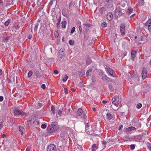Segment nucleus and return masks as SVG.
<instances>
[{
	"label": "nucleus",
	"instance_id": "de8ad7c7",
	"mask_svg": "<svg viewBox=\"0 0 151 151\" xmlns=\"http://www.w3.org/2000/svg\"><path fill=\"white\" fill-rule=\"evenodd\" d=\"M102 102L104 104H106L107 103V102L106 101L103 100L102 101Z\"/></svg>",
	"mask_w": 151,
	"mask_h": 151
},
{
	"label": "nucleus",
	"instance_id": "f257e3e1",
	"mask_svg": "<svg viewBox=\"0 0 151 151\" xmlns=\"http://www.w3.org/2000/svg\"><path fill=\"white\" fill-rule=\"evenodd\" d=\"M59 127L57 125L52 123L47 128V131L50 133H53L59 129Z\"/></svg>",
	"mask_w": 151,
	"mask_h": 151
},
{
	"label": "nucleus",
	"instance_id": "bf43d9fd",
	"mask_svg": "<svg viewBox=\"0 0 151 151\" xmlns=\"http://www.w3.org/2000/svg\"><path fill=\"white\" fill-rule=\"evenodd\" d=\"M18 28H19V27H18V26H17L16 27H15V29H18Z\"/></svg>",
	"mask_w": 151,
	"mask_h": 151
},
{
	"label": "nucleus",
	"instance_id": "5701e85b",
	"mask_svg": "<svg viewBox=\"0 0 151 151\" xmlns=\"http://www.w3.org/2000/svg\"><path fill=\"white\" fill-rule=\"evenodd\" d=\"M38 25L39 24L38 23H37L35 25L34 27V31L35 32H36L37 31Z\"/></svg>",
	"mask_w": 151,
	"mask_h": 151
},
{
	"label": "nucleus",
	"instance_id": "09e8293b",
	"mask_svg": "<svg viewBox=\"0 0 151 151\" xmlns=\"http://www.w3.org/2000/svg\"><path fill=\"white\" fill-rule=\"evenodd\" d=\"M135 14H133L130 17H131V18H132V17H134V16H135Z\"/></svg>",
	"mask_w": 151,
	"mask_h": 151
},
{
	"label": "nucleus",
	"instance_id": "a878e982",
	"mask_svg": "<svg viewBox=\"0 0 151 151\" xmlns=\"http://www.w3.org/2000/svg\"><path fill=\"white\" fill-rule=\"evenodd\" d=\"M9 37H6L4 40L3 41L4 42H8Z\"/></svg>",
	"mask_w": 151,
	"mask_h": 151
},
{
	"label": "nucleus",
	"instance_id": "37998d69",
	"mask_svg": "<svg viewBox=\"0 0 151 151\" xmlns=\"http://www.w3.org/2000/svg\"><path fill=\"white\" fill-rule=\"evenodd\" d=\"M3 100V97L2 96H0V102H2Z\"/></svg>",
	"mask_w": 151,
	"mask_h": 151
},
{
	"label": "nucleus",
	"instance_id": "4c0bfd02",
	"mask_svg": "<svg viewBox=\"0 0 151 151\" xmlns=\"http://www.w3.org/2000/svg\"><path fill=\"white\" fill-rule=\"evenodd\" d=\"M58 114L60 115V116L62 114V111L60 110H59V111L58 112Z\"/></svg>",
	"mask_w": 151,
	"mask_h": 151
},
{
	"label": "nucleus",
	"instance_id": "5fc2aeb1",
	"mask_svg": "<svg viewBox=\"0 0 151 151\" xmlns=\"http://www.w3.org/2000/svg\"><path fill=\"white\" fill-rule=\"evenodd\" d=\"M2 73V71L0 69V75H1Z\"/></svg>",
	"mask_w": 151,
	"mask_h": 151
},
{
	"label": "nucleus",
	"instance_id": "ea45409f",
	"mask_svg": "<svg viewBox=\"0 0 151 151\" xmlns=\"http://www.w3.org/2000/svg\"><path fill=\"white\" fill-rule=\"evenodd\" d=\"M41 88L43 89H45V85L44 84H43L41 86Z\"/></svg>",
	"mask_w": 151,
	"mask_h": 151
},
{
	"label": "nucleus",
	"instance_id": "a211bd4d",
	"mask_svg": "<svg viewBox=\"0 0 151 151\" xmlns=\"http://www.w3.org/2000/svg\"><path fill=\"white\" fill-rule=\"evenodd\" d=\"M107 118L109 119H112V115L109 113H107L106 114Z\"/></svg>",
	"mask_w": 151,
	"mask_h": 151
},
{
	"label": "nucleus",
	"instance_id": "0eeeda50",
	"mask_svg": "<svg viewBox=\"0 0 151 151\" xmlns=\"http://www.w3.org/2000/svg\"><path fill=\"white\" fill-rule=\"evenodd\" d=\"M119 101V97L118 96L116 95L112 100V103L113 104H115Z\"/></svg>",
	"mask_w": 151,
	"mask_h": 151
},
{
	"label": "nucleus",
	"instance_id": "412c9836",
	"mask_svg": "<svg viewBox=\"0 0 151 151\" xmlns=\"http://www.w3.org/2000/svg\"><path fill=\"white\" fill-rule=\"evenodd\" d=\"M128 13L129 14H131L133 10V9L130 7H128Z\"/></svg>",
	"mask_w": 151,
	"mask_h": 151
},
{
	"label": "nucleus",
	"instance_id": "f8f14e48",
	"mask_svg": "<svg viewBox=\"0 0 151 151\" xmlns=\"http://www.w3.org/2000/svg\"><path fill=\"white\" fill-rule=\"evenodd\" d=\"M83 113V111L82 109L80 108L77 111L76 114L78 116H81L82 115Z\"/></svg>",
	"mask_w": 151,
	"mask_h": 151
},
{
	"label": "nucleus",
	"instance_id": "2eb2a0df",
	"mask_svg": "<svg viewBox=\"0 0 151 151\" xmlns=\"http://www.w3.org/2000/svg\"><path fill=\"white\" fill-rule=\"evenodd\" d=\"M24 129V128L23 127L19 126V131L21 132L20 134L21 135H23V132Z\"/></svg>",
	"mask_w": 151,
	"mask_h": 151
},
{
	"label": "nucleus",
	"instance_id": "f3484780",
	"mask_svg": "<svg viewBox=\"0 0 151 151\" xmlns=\"http://www.w3.org/2000/svg\"><path fill=\"white\" fill-rule=\"evenodd\" d=\"M92 71V70L91 69H90L89 70H88L86 72V76L88 77L89 76L91 75V74Z\"/></svg>",
	"mask_w": 151,
	"mask_h": 151
},
{
	"label": "nucleus",
	"instance_id": "4d7b16f0",
	"mask_svg": "<svg viewBox=\"0 0 151 151\" xmlns=\"http://www.w3.org/2000/svg\"><path fill=\"white\" fill-rule=\"evenodd\" d=\"M75 89H74V88H72V89H71V90H72L73 91V92H75Z\"/></svg>",
	"mask_w": 151,
	"mask_h": 151
},
{
	"label": "nucleus",
	"instance_id": "b1692460",
	"mask_svg": "<svg viewBox=\"0 0 151 151\" xmlns=\"http://www.w3.org/2000/svg\"><path fill=\"white\" fill-rule=\"evenodd\" d=\"M68 76L67 75H64V77L63 79V82L66 81L68 78Z\"/></svg>",
	"mask_w": 151,
	"mask_h": 151
},
{
	"label": "nucleus",
	"instance_id": "c85d7f7f",
	"mask_svg": "<svg viewBox=\"0 0 151 151\" xmlns=\"http://www.w3.org/2000/svg\"><path fill=\"white\" fill-rule=\"evenodd\" d=\"M10 20L8 19L7 21H6L4 23V25L5 26H8L9 24Z\"/></svg>",
	"mask_w": 151,
	"mask_h": 151
},
{
	"label": "nucleus",
	"instance_id": "c9c22d12",
	"mask_svg": "<svg viewBox=\"0 0 151 151\" xmlns=\"http://www.w3.org/2000/svg\"><path fill=\"white\" fill-rule=\"evenodd\" d=\"M46 126L45 124H43L42 125L41 127L43 129H45L46 127Z\"/></svg>",
	"mask_w": 151,
	"mask_h": 151
},
{
	"label": "nucleus",
	"instance_id": "c03bdc74",
	"mask_svg": "<svg viewBox=\"0 0 151 151\" xmlns=\"http://www.w3.org/2000/svg\"><path fill=\"white\" fill-rule=\"evenodd\" d=\"M60 19L59 20V19L58 22V23L57 24V27H58V24H60Z\"/></svg>",
	"mask_w": 151,
	"mask_h": 151
},
{
	"label": "nucleus",
	"instance_id": "774afa93",
	"mask_svg": "<svg viewBox=\"0 0 151 151\" xmlns=\"http://www.w3.org/2000/svg\"><path fill=\"white\" fill-rule=\"evenodd\" d=\"M104 78L103 77H102V80H104Z\"/></svg>",
	"mask_w": 151,
	"mask_h": 151
},
{
	"label": "nucleus",
	"instance_id": "39448f33",
	"mask_svg": "<svg viewBox=\"0 0 151 151\" xmlns=\"http://www.w3.org/2000/svg\"><path fill=\"white\" fill-rule=\"evenodd\" d=\"M114 15L116 17H120L122 15L121 9L119 7L117 8L115 10Z\"/></svg>",
	"mask_w": 151,
	"mask_h": 151
},
{
	"label": "nucleus",
	"instance_id": "13d9d810",
	"mask_svg": "<svg viewBox=\"0 0 151 151\" xmlns=\"http://www.w3.org/2000/svg\"><path fill=\"white\" fill-rule=\"evenodd\" d=\"M92 109H93V110L94 111H95L96 110V109H95V108H92Z\"/></svg>",
	"mask_w": 151,
	"mask_h": 151
},
{
	"label": "nucleus",
	"instance_id": "0e129e2a",
	"mask_svg": "<svg viewBox=\"0 0 151 151\" xmlns=\"http://www.w3.org/2000/svg\"><path fill=\"white\" fill-rule=\"evenodd\" d=\"M134 38L136 39L137 38V37L136 36H135L134 37Z\"/></svg>",
	"mask_w": 151,
	"mask_h": 151
},
{
	"label": "nucleus",
	"instance_id": "e433bc0d",
	"mask_svg": "<svg viewBox=\"0 0 151 151\" xmlns=\"http://www.w3.org/2000/svg\"><path fill=\"white\" fill-rule=\"evenodd\" d=\"M37 105L38 106V107H40L42 106V104L40 103H38L37 104Z\"/></svg>",
	"mask_w": 151,
	"mask_h": 151
},
{
	"label": "nucleus",
	"instance_id": "bb28decb",
	"mask_svg": "<svg viewBox=\"0 0 151 151\" xmlns=\"http://www.w3.org/2000/svg\"><path fill=\"white\" fill-rule=\"evenodd\" d=\"M142 106V104L140 103H139L137 105L136 107L137 109L140 108Z\"/></svg>",
	"mask_w": 151,
	"mask_h": 151
},
{
	"label": "nucleus",
	"instance_id": "680f3d73",
	"mask_svg": "<svg viewBox=\"0 0 151 151\" xmlns=\"http://www.w3.org/2000/svg\"><path fill=\"white\" fill-rule=\"evenodd\" d=\"M104 78H105L106 79V78H107V76H104Z\"/></svg>",
	"mask_w": 151,
	"mask_h": 151
},
{
	"label": "nucleus",
	"instance_id": "20e7f679",
	"mask_svg": "<svg viewBox=\"0 0 151 151\" xmlns=\"http://www.w3.org/2000/svg\"><path fill=\"white\" fill-rule=\"evenodd\" d=\"M47 151H57L56 147L54 144H50L49 145L47 148Z\"/></svg>",
	"mask_w": 151,
	"mask_h": 151
},
{
	"label": "nucleus",
	"instance_id": "1a4fd4ad",
	"mask_svg": "<svg viewBox=\"0 0 151 151\" xmlns=\"http://www.w3.org/2000/svg\"><path fill=\"white\" fill-rule=\"evenodd\" d=\"M146 25L148 26V29L150 32L151 33V20L149 19L145 23Z\"/></svg>",
	"mask_w": 151,
	"mask_h": 151
},
{
	"label": "nucleus",
	"instance_id": "aec40b11",
	"mask_svg": "<svg viewBox=\"0 0 151 151\" xmlns=\"http://www.w3.org/2000/svg\"><path fill=\"white\" fill-rule=\"evenodd\" d=\"M62 27L64 28H65L66 27L67 22H66L65 21H63L62 22Z\"/></svg>",
	"mask_w": 151,
	"mask_h": 151
},
{
	"label": "nucleus",
	"instance_id": "473e14b6",
	"mask_svg": "<svg viewBox=\"0 0 151 151\" xmlns=\"http://www.w3.org/2000/svg\"><path fill=\"white\" fill-rule=\"evenodd\" d=\"M54 35L55 37H57L58 36V32H54Z\"/></svg>",
	"mask_w": 151,
	"mask_h": 151
},
{
	"label": "nucleus",
	"instance_id": "79ce46f5",
	"mask_svg": "<svg viewBox=\"0 0 151 151\" xmlns=\"http://www.w3.org/2000/svg\"><path fill=\"white\" fill-rule=\"evenodd\" d=\"M58 73V71L57 70H55L54 71V73L55 74H57Z\"/></svg>",
	"mask_w": 151,
	"mask_h": 151
},
{
	"label": "nucleus",
	"instance_id": "f03ea898",
	"mask_svg": "<svg viewBox=\"0 0 151 151\" xmlns=\"http://www.w3.org/2000/svg\"><path fill=\"white\" fill-rule=\"evenodd\" d=\"M14 115L15 116H17L19 115L25 116L26 113L24 112L20 109L15 108L14 110Z\"/></svg>",
	"mask_w": 151,
	"mask_h": 151
},
{
	"label": "nucleus",
	"instance_id": "4468645a",
	"mask_svg": "<svg viewBox=\"0 0 151 151\" xmlns=\"http://www.w3.org/2000/svg\"><path fill=\"white\" fill-rule=\"evenodd\" d=\"M98 146L97 145L94 144L92 146V151H95L96 149L98 148Z\"/></svg>",
	"mask_w": 151,
	"mask_h": 151
},
{
	"label": "nucleus",
	"instance_id": "864d4df0",
	"mask_svg": "<svg viewBox=\"0 0 151 151\" xmlns=\"http://www.w3.org/2000/svg\"><path fill=\"white\" fill-rule=\"evenodd\" d=\"M123 127V126L121 125V126H120L119 128V129L120 130Z\"/></svg>",
	"mask_w": 151,
	"mask_h": 151
},
{
	"label": "nucleus",
	"instance_id": "58836bf2",
	"mask_svg": "<svg viewBox=\"0 0 151 151\" xmlns=\"http://www.w3.org/2000/svg\"><path fill=\"white\" fill-rule=\"evenodd\" d=\"M79 30L80 32L81 33H82V27L81 26H79Z\"/></svg>",
	"mask_w": 151,
	"mask_h": 151
},
{
	"label": "nucleus",
	"instance_id": "f704fd0d",
	"mask_svg": "<svg viewBox=\"0 0 151 151\" xmlns=\"http://www.w3.org/2000/svg\"><path fill=\"white\" fill-rule=\"evenodd\" d=\"M51 110L52 111L53 114H55V107L53 106H52L51 107Z\"/></svg>",
	"mask_w": 151,
	"mask_h": 151
},
{
	"label": "nucleus",
	"instance_id": "69168bd1",
	"mask_svg": "<svg viewBox=\"0 0 151 151\" xmlns=\"http://www.w3.org/2000/svg\"><path fill=\"white\" fill-rule=\"evenodd\" d=\"M150 65H151V60H150Z\"/></svg>",
	"mask_w": 151,
	"mask_h": 151
},
{
	"label": "nucleus",
	"instance_id": "6e6552de",
	"mask_svg": "<svg viewBox=\"0 0 151 151\" xmlns=\"http://www.w3.org/2000/svg\"><path fill=\"white\" fill-rule=\"evenodd\" d=\"M142 75L143 79H145L147 76V71L146 68H143L142 70Z\"/></svg>",
	"mask_w": 151,
	"mask_h": 151
},
{
	"label": "nucleus",
	"instance_id": "7ed1b4c3",
	"mask_svg": "<svg viewBox=\"0 0 151 151\" xmlns=\"http://www.w3.org/2000/svg\"><path fill=\"white\" fill-rule=\"evenodd\" d=\"M106 70L108 75L112 77H114V71L111 68H109V67L106 66Z\"/></svg>",
	"mask_w": 151,
	"mask_h": 151
},
{
	"label": "nucleus",
	"instance_id": "8fccbe9b",
	"mask_svg": "<svg viewBox=\"0 0 151 151\" xmlns=\"http://www.w3.org/2000/svg\"><path fill=\"white\" fill-rule=\"evenodd\" d=\"M3 124L2 123H0V130L2 127Z\"/></svg>",
	"mask_w": 151,
	"mask_h": 151
},
{
	"label": "nucleus",
	"instance_id": "a19ab883",
	"mask_svg": "<svg viewBox=\"0 0 151 151\" xmlns=\"http://www.w3.org/2000/svg\"><path fill=\"white\" fill-rule=\"evenodd\" d=\"M65 93V94H67L68 93V90L66 88H64Z\"/></svg>",
	"mask_w": 151,
	"mask_h": 151
},
{
	"label": "nucleus",
	"instance_id": "6e6d98bb",
	"mask_svg": "<svg viewBox=\"0 0 151 151\" xmlns=\"http://www.w3.org/2000/svg\"><path fill=\"white\" fill-rule=\"evenodd\" d=\"M112 0H106V2H110Z\"/></svg>",
	"mask_w": 151,
	"mask_h": 151
},
{
	"label": "nucleus",
	"instance_id": "338daca9",
	"mask_svg": "<svg viewBox=\"0 0 151 151\" xmlns=\"http://www.w3.org/2000/svg\"><path fill=\"white\" fill-rule=\"evenodd\" d=\"M29 38L30 39H31L30 37V36L29 37Z\"/></svg>",
	"mask_w": 151,
	"mask_h": 151
},
{
	"label": "nucleus",
	"instance_id": "dca6fc26",
	"mask_svg": "<svg viewBox=\"0 0 151 151\" xmlns=\"http://www.w3.org/2000/svg\"><path fill=\"white\" fill-rule=\"evenodd\" d=\"M84 25L86 26L85 30L86 32H87L89 29L91 24H85Z\"/></svg>",
	"mask_w": 151,
	"mask_h": 151
},
{
	"label": "nucleus",
	"instance_id": "72a5a7b5",
	"mask_svg": "<svg viewBox=\"0 0 151 151\" xmlns=\"http://www.w3.org/2000/svg\"><path fill=\"white\" fill-rule=\"evenodd\" d=\"M106 23L105 22H103L101 24V26L102 27H106Z\"/></svg>",
	"mask_w": 151,
	"mask_h": 151
},
{
	"label": "nucleus",
	"instance_id": "603ef678",
	"mask_svg": "<svg viewBox=\"0 0 151 151\" xmlns=\"http://www.w3.org/2000/svg\"><path fill=\"white\" fill-rule=\"evenodd\" d=\"M30 151V149L29 148H28V147L27 148L26 151Z\"/></svg>",
	"mask_w": 151,
	"mask_h": 151
},
{
	"label": "nucleus",
	"instance_id": "6ab92c4d",
	"mask_svg": "<svg viewBox=\"0 0 151 151\" xmlns=\"http://www.w3.org/2000/svg\"><path fill=\"white\" fill-rule=\"evenodd\" d=\"M109 87L110 91L112 92L114 91V89L113 86L111 84H109Z\"/></svg>",
	"mask_w": 151,
	"mask_h": 151
},
{
	"label": "nucleus",
	"instance_id": "a18cd8bd",
	"mask_svg": "<svg viewBox=\"0 0 151 151\" xmlns=\"http://www.w3.org/2000/svg\"><path fill=\"white\" fill-rule=\"evenodd\" d=\"M6 136V135L5 134H2L1 135V137L2 138H4Z\"/></svg>",
	"mask_w": 151,
	"mask_h": 151
},
{
	"label": "nucleus",
	"instance_id": "3c124183",
	"mask_svg": "<svg viewBox=\"0 0 151 151\" xmlns=\"http://www.w3.org/2000/svg\"><path fill=\"white\" fill-rule=\"evenodd\" d=\"M65 10H63L62 11V14L63 15H65Z\"/></svg>",
	"mask_w": 151,
	"mask_h": 151
},
{
	"label": "nucleus",
	"instance_id": "052dcab7",
	"mask_svg": "<svg viewBox=\"0 0 151 151\" xmlns=\"http://www.w3.org/2000/svg\"><path fill=\"white\" fill-rule=\"evenodd\" d=\"M62 40L63 41H64V37H63V38L62 39Z\"/></svg>",
	"mask_w": 151,
	"mask_h": 151
},
{
	"label": "nucleus",
	"instance_id": "e2e57ef3",
	"mask_svg": "<svg viewBox=\"0 0 151 151\" xmlns=\"http://www.w3.org/2000/svg\"><path fill=\"white\" fill-rule=\"evenodd\" d=\"M85 117V115H83V118H84Z\"/></svg>",
	"mask_w": 151,
	"mask_h": 151
},
{
	"label": "nucleus",
	"instance_id": "49530a36",
	"mask_svg": "<svg viewBox=\"0 0 151 151\" xmlns=\"http://www.w3.org/2000/svg\"><path fill=\"white\" fill-rule=\"evenodd\" d=\"M106 144V142L105 141L102 142V144L104 145H105Z\"/></svg>",
	"mask_w": 151,
	"mask_h": 151
},
{
	"label": "nucleus",
	"instance_id": "ddd939ff",
	"mask_svg": "<svg viewBox=\"0 0 151 151\" xmlns=\"http://www.w3.org/2000/svg\"><path fill=\"white\" fill-rule=\"evenodd\" d=\"M131 55H132V58L133 60L136 55V51L134 50L132 51Z\"/></svg>",
	"mask_w": 151,
	"mask_h": 151
},
{
	"label": "nucleus",
	"instance_id": "c756f323",
	"mask_svg": "<svg viewBox=\"0 0 151 151\" xmlns=\"http://www.w3.org/2000/svg\"><path fill=\"white\" fill-rule=\"evenodd\" d=\"M75 30V27H72L71 30L70 32L71 34H73Z\"/></svg>",
	"mask_w": 151,
	"mask_h": 151
},
{
	"label": "nucleus",
	"instance_id": "393cba45",
	"mask_svg": "<svg viewBox=\"0 0 151 151\" xmlns=\"http://www.w3.org/2000/svg\"><path fill=\"white\" fill-rule=\"evenodd\" d=\"M33 74L32 71V70H30L28 72V77L30 78Z\"/></svg>",
	"mask_w": 151,
	"mask_h": 151
},
{
	"label": "nucleus",
	"instance_id": "2f4dec72",
	"mask_svg": "<svg viewBox=\"0 0 151 151\" xmlns=\"http://www.w3.org/2000/svg\"><path fill=\"white\" fill-rule=\"evenodd\" d=\"M130 147L132 150H133L134 149L135 146L134 145H130Z\"/></svg>",
	"mask_w": 151,
	"mask_h": 151
},
{
	"label": "nucleus",
	"instance_id": "9d476101",
	"mask_svg": "<svg viewBox=\"0 0 151 151\" xmlns=\"http://www.w3.org/2000/svg\"><path fill=\"white\" fill-rule=\"evenodd\" d=\"M107 19L110 21L113 18V14L111 13H109L107 14Z\"/></svg>",
	"mask_w": 151,
	"mask_h": 151
},
{
	"label": "nucleus",
	"instance_id": "cd10ccee",
	"mask_svg": "<svg viewBox=\"0 0 151 151\" xmlns=\"http://www.w3.org/2000/svg\"><path fill=\"white\" fill-rule=\"evenodd\" d=\"M91 61L90 58H88L87 60L86 63L88 64H89L91 63Z\"/></svg>",
	"mask_w": 151,
	"mask_h": 151
},
{
	"label": "nucleus",
	"instance_id": "9b49d317",
	"mask_svg": "<svg viewBox=\"0 0 151 151\" xmlns=\"http://www.w3.org/2000/svg\"><path fill=\"white\" fill-rule=\"evenodd\" d=\"M136 128L134 127H131L127 128L125 130V132H129L130 131L134 130Z\"/></svg>",
	"mask_w": 151,
	"mask_h": 151
},
{
	"label": "nucleus",
	"instance_id": "7c9ffc66",
	"mask_svg": "<svg viewBox=\"0 0 151 151\" xmlns=\"http://www.w3.org/2000/svg\"><path fill=\"white\" fill-rule=\"evenodd\" d=\"M69 44L71 45H73L74 44V42L72 40H70L69 42Z\"/></svg>",
	"mask_w": 151,
	"mask_h": 151
},
{
	"label": "nucleus",
	"instance_id": "4be33fe9",
	"mask_svg": "<svg viewBox=\"0 0 151 151\" xmlns=\"http://www.w3.org/2000/svg\"><path fill=\"white\" fill-rule=\"evenodd\" d=\"M35 75L37 77H40V72L38 71H36L35 72Z\"/></svg>",
	"mask_w": 151,
	"mask_h": 151
},
{
	"label": "nucleus",
	"instance_id": "423d86ee",
	"mask_svg": "<svg viewBox=\"0 0 151 151\" xmlns=\"http://www.w3.org/2000/svg\"><path fill=\"white\" fill-rule=\"evenodd\" d=\"M125 25L124 24H122L120 26V31L121 35H124L125 34Z\"/></svg>",
	"mask_w": 151,
	"mask_h": 151
}]
</instances>
